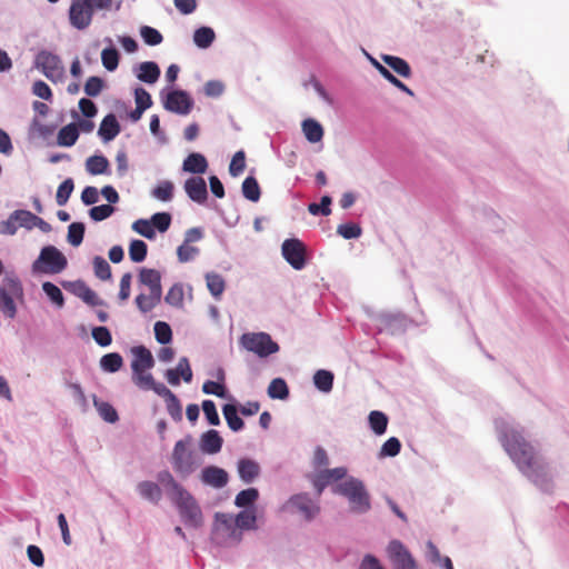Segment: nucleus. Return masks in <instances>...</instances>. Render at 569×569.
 <instances>
[{"mask_svg":"<svg viewBox=\"0 0 569 569\" xmlns=\"http://www.w3.org/2000/svg\"><path fill=\"white\" fill-rule=\"evenodd\" d=\"M498 439L519 471L539 490L551 493L553 472L546 459L527 440L525 429L511 417L495 419Z\"/></svg>","mask_w":569,"mask_h":569,"instance_id":"1","label":"nucleus"},{"mask_svg":"<svg viewBox=\"0 0 569 569\" xmlns=\"http://www.w3.org/2000/svg\"><path fill=\"white\" fill-rule=\"evenodd\" d=\"M157 480L179 509L184 525L192 528L201 527L202 512L194 497L186 490L168 470L158 472Z\"/></svg>","mask_w":569,"mask_h":569,"instance_id":"2","label":"nucleus"},{"mask_svg":"<svg viewBox=\"0 0 569 569\" xmlns=\"http://www.w3.org/2000/svg\"><path fill=\"white\" fill-rule=\"evenodd\" d=\"M333 495L341 496L348 500L349 510L355 515H365L371 509V496L365 482L353 476L331 487Z\"/></svg>","mask_w":569,"mask_h":569,"instance_id":"3","label":"nucleus"},{"mask_svg":"<svg viewBox=\"0 0 569 569\" xmlns=\"http://www.w3.org/2000/svg\"><path fill=\"white\" fill-rule=\"evenodd\" d=\"M281 510L300 516L306 522L313 521L321 512L318 499H313L309 492H299L290 496L282 505Z\"/></svg>","mask_w":569,"mask_h":569,"instance_id":"4","label":"nucleus"},{"mask_svg":"<svg viewBox=\"0 0 569 569\" xmlns=\"http://www.w3.org/2000/svg\"><path fill=\"white\" fill-rule=\"evenodd\" d=\"M68 267L66 256L54 246H44L32 263L34 273L57 274Z\"/></svg>","mask_w":569,"mask_h":569,"instance_id":"5","label":"nucleus"},{"mask_svg":"<svg viewBox=\"0 0 569 569\" xmlns=\"http://www.w3.org/2000/svg\"><path fill=\"white\" fill-rule=\"evenodd\" d=\"M191 442L192 436L187 435L183 439L176 442L172 451L173 469L182 478L189 477L198 468L196 455L189 450Z\"/></svg>","mask_w":569,"mask_h":569,"instance_id":"6","label":"nucleus"},{"mask_svg":"<svg viewBox=\"0 0 569 569\" xmlns=\"http://www.w3.org/2000/svg\"><path fill=\"white\" fill-rule=\"evenodd\" d=\"M23 288L20 279L13 272H7L3 286H0V309L8 318H14L17 307L13 297H21Z\"/></svg>","mask_w":569,"mask_h":569,"instance_id":"7","label":"nucleus"},{"mask_svg":"<svg viewBox=\"0 0 569 569\" xmlns=\"http://www.w3.org/2000/svg\"><path fill=\"white\" fill-rule=\"evenodd\" d=\"M240 345L250 352L260 358H267L279 351V345L272 340L267 332H248L239 339Z\"/></svg>","mask_w":569,"mask_h":569,"instance_id":"8","label":"nucleus"},{"mask_svg":"<svg viewBox=\"0 0 569 569\" xmlns=\"http://www.w3.org/2000/svg\"><path fill=\"white\" fill-rule=\"evenodd\" d=\"M160 99L163 108L180 116H187L191 112L194 106V100L189 92L182 89L163 88L160 91Z\"/></svg>","mask_w":569,"mask_h":569,"instance_id":"9","label":"nucleus"},{"mask_svg":"<svg viewBox=\"0 0 569 569\" xmlns=\"http://www.w3.org/2000/svg\"><path fill=\"white\" fill-rule=\"evenodd\" d=\"M378 332H387L391 336L402 335L413 320L403 312H381L377 316Z\"/></svg>","mask_w":569,"mask_h":569,"instance_id":"10","label":"nucleus"},{"mask_svg":"<svg viewBox=\"0 0 569 569\" xmlns=\"http://www.w3.org/2000/svg\"><path fill=\"white\" fill-rule=\"evenodd\" d=\"M281 253L296 270H302L307 264V247L298 238L286 239L281 246Z\"/></svg>","mask_w":569,"mask_h":569,"instance_id":"11","label":"nucleus"},{"mask_svg":"<svg viewBox=\"0 0 569 569\" xmlns=\"http://www.w3.org/2000/svg\"><path fill=\"white\" fill-rule=\"evenodd\" d=\"M387 556L393 569H417V562L409 549L397 539L387 547Z\"/></svg>","mask_w":569,"mask_h":569,"instance_id":"12","label":"nucleus"},{"mask_svg":"<svg viewBox=\"0 0 569 569\" xmlns=\"http://www.w3.org/2000/svg\"><path fill=\"white\" fill-rule=\"evenodd\" d=\"M33 67L40 70L44 77L54 80L62 71L61 59L58 54L48 50H40L33 61Z\"/></svg>","mask_w":569,"mask_h":569,"instance_id":"13","label":"nucleus"},{"mask_svg":"<svg viewBox=\"0 0 569 569\" xmlns=\"http://www.w3.org/2000/svg\"><path fill=\"white\" fill-rule=\"evenodd\" d=\"M93 14L87 0H72L69 8V21L73 28L87 29L91 24Z\"/></svg>","mask_w":569,"mask_h":569,"instance_id":"14","label":"nucleus"},{"mask_svg":"<svg viewBox=\"0 0 569 569\" xmlns=\"http://www.w3.org/2000/svg\"><path fill=\"white\" fill-rule=\"evenodd\" d=\"M187 196L194 202L203 204L208 199L206 180L202 177L188 178L183 183Z\"/></svg>","mask_w":569,"mask_h":569,"instance_id":"15","label":"nucleus"},{"mask_svg":"<svg viewBox=\"0 0 569 569\" xmlns=\"http://www.w3.org/2000/svg\"><path fill=\"white\" fill-rule=\"evenodd\" d=\"M134 359L131 362L133 373H141L154 366V359L149 349L144 346H137L131 349Z\"/></svg>","mask_w":569,"mask_h":569,"instance_id":"16","label":"nucleus"},{"mask_svg":"<svg viewBox=\"0 0 569 569\" xmlns=\"http://www.w3.org/2000/svg\"><path fill=\"white\" fill-rule=\"evenodd\" d=\"M201 481L204 485L220 489L227 486L229 481V475L224 469L220 467L208 466L204 467L201 471Z\"/></svg>","mask_w":569,"mask_h":569,"instance_id":"17","label":"nucleus"},{"mask_svg":"<svg viewBox=\"0 0 569 569\" xmlns=\"http://www.w3.org/2000/svg\"><path fill=\"white\" fill-rule=\"evenodd\" d=\"M134 76L142 82L153 84L158 81L161 70L157 62L144 61L133 66Z\"/></svg>","mask_w":569,"mask_h":569,"instance_id":"18","label":"nucleus"},{"mask_svg":"<svg viewBox=\"0 0 569 569\" xmlns=\"http://www.w3.org/2000/svg\"><path fill=\"white\" fill-rule=\"evenodd\" d=\"M222 445H223V439L220 436V433L214 429H210V430L203 432L200 437L199 447L203 453H208V455L218 453L221 450Z\"/></svg>","mask_w":569,"mask_h":569,"instance_id":"19","label":"nucleus"},{"mask_svg":"<svg viewBox=\"0 0 569 569\" xmlns=\"http://www.w3.org/2000/svg\"><path fill=\"white\" fill-rule=\"evenodd\" d=\"M121 131L120 123L117 120L116 114L108 113L101 121L98 136L104 141L109 142L113 140Z\"/></svg>","mask_w":569,"mask_h":569,"instance_id":"20","label":"nucleus"},{"mask_svg":"<svg viewBox=\"0 0 569 569\" xmlns=\"http://www.w3.org/2000/svg\"><path fill=\"white\" fill-rule=\"evenodd\" d=\"M261 472L260 465L250 458H241L238 461V473L244 483H252Z\"/></svg>","mask_w":569,"mask_h":569,"instance_id":"21","label":"nucleus"},{"mask_svg":"<svg viewBox=\"0 0 569 569\" xmlns=\"http://www.w3.org/2000/svg\"><path fill=\"white\" fill-rule=\"evenodd\" d=\"M208 169L206 157L199 152L190 153L182 163V170L193 174H202Z\"/></svg>","mask_w":569,"mask_h":569,"instance_id":"22","label":"nucleus"},{"mask_svg":"<svg viewBox=\"0 0 569 569\" xmlns=\"http://www.w3.org/2000/svg\"><path fill=\"white\" fill-rule=\"evenodd\" d=\"M86 170L92 176L110 174V162L102 154H93L86 160Z\"/></svg>","mask_w":569,"mask_h":569,"instance_id":"23","label":"nucleus"},{"mask_svg":"<svg viewBox=\"0 0 569 569\" xmlns=\"http://www.w3.org/2000/svg\"><path fill=\"white\" fill-rule=\"evenodd\" d=\"M382 61L402 78H410L412 70L410 64L402 58L391 54H381Z\"/></svg>","mask_w":569,"mask_h":569,"instance_id":"24","label":"nucleus"},{"mask_svg":"<svg viewBox=\"0 0 569 569\" xmlns=\"http://www.w3.org/2000/svg\"><path fill=\"white\" fill-rule=\"evenodd\" d=\"M137 490L143 499L154 505H157L162 498V491L159 485L152 481L146 480L139 482L137 485Z\"/></svg>","mask_w":569,"mask_h":569,"instance_id":"25","label":"nucleus"},{"mask_svg":"<svg viewBox=\"0 0 569 569\" xmlns=\"http://www.w3.org/2000/svg\"><path fill=\"white\" fill-rule=\"evenodd\" d=\"M259 490L257 488L250 487L241 490L234 498V505L238 508L244 509H257L256 502L259 499Z\"/></svg>","mask_w":569,"mask_h":569,"instance_id":"26","label":"nucleus"},{"mask_svg":"<svg viewBox=\"0 0 569 569\" xmlns=\"http://www.w3.org/2000/svg\"><path fill=\"white\" fill-rule=\"evenodd\" d=\"M238 406L234 403H226L222 407V413L228 423V427L234 432L241 431L244 428V421L238 415Z\"/></svg>","mask_w":569,"mask_h":569,"instance_id":"27","label":"nucleus"},{"mask_svg":"<svg viewBox=\"0 0 569 569\" xmlns=\"http://www.w3.org/2000/svg\"><path fill=\"white\" fill-rule=\"evenodd\" d=\"M257 509L241 510L234 517V527L240 530H256L257 527Z\"/></svg>","mask_w":569,"mask_h":569,"instance_id":"28","label":"nucleus"},{"mask_svg":"<svg viewBox=\"0 0 569 569\" xmlns=\"http://www.w3.org/2000/svg\"><path fill=\"white\" fill-rule=\"evenodd\" d=\"M302 132L306 139L311 143L320 142L323 138V128L315 119H306L302 121Z\"/></svg>","mask_w":569,"mask_h":569,"instance_id":"29","label":"nucleus"},{"mask_svg":"<svg viewBox=\"0 0 569 569\" xmlns=\"http://www.w3.org/2000/svg\"><path fill=\"white\" fill-rule=\"evenodd\" d=\"M79 138V129L74 122H71L60 129L57 137V143L61 147H72Z\"/></svg>","mask_w":569,"mask_h":569,"instance_id":"30","label":"nucleus"},{"mask_svg":"<svg viewBox=\"0 0 569 569\" xmlns=\"http://www.w3.org/2000/svg\"><path fill=\"white\" fill-rule=\"evenodd\" d=\"M104 41L108 42L110 47L102 50L101 61L108 71H114L119 66L120 53L118 49L112 46V40L110 38H106Z\"/></svg>","mask_w":569,"mask_h":569,"instance_id":"31","label":"nucleus"},{"mask_svg":"<svg viewBox=\"0 0 569 569\" xmlns=\"http://www.w3.org/2000/svg\"><path fill=\"white\" fill-rule=\"evenodd\" d=\"M207 288L216 300H219L226 289V281L223 277L217 272H207L206 276Z\"/></svg>","mask_w":569,"mask_h":569,"instance_id":"32","label":"nucleus"},{"mask_svg":"<svg viewBox=\"0 0 569 569\" xmlns=\"http://www.w3.org/2000/svg\"><path fill=\"white\" fill-rule=\"evenodd\" d=\"M138 280L140 284L148 287L149 290L162 287L161 273L156 269L141 268L139 270Z\"/></svg>","mask_w":569,"mask_h":569,"instance_id":"33","label":"nucleus"},{"mask_svg":"<svg viewBox=\"0 0 569 569\" xmlns=\"http://www.w3.org/2000/svg\"><path fill=\"white\" fill-rule=\"evenodd\" d=\"M333 379L335 376L331 371L319 369L313 375V385L319 391L329 393L333 387Z\"/></svg>","mask_w":569,"mask_h":569,"instance_id":"34","label":"nucleus"},{"mask_svg":"<svg viewBox=\"0 0 569 569\" xmlns=\"http://www.w3.org/2000/svg\"><path fill=\"white\" fill-rule=\"evenodd\" d=\"M368 422L370 429L377 435L381 436L387 431L388 427V416L379 410H373L368 416Z\"/></svg>","mask_w":569,"mask_h":569,"instance_id":"35","label":"nucleus"},{"mask_svg":"<svg viewBox=\"0 0 569 569\" xmlns=\"http://www.w3.org/2000/svg\"><path fill=\"white\" fill-rule=\"evenodd\" d=\"M242 196L252 202H258L261 197V189L257 179L252 176L247 177L241 186Z\"/></svg>","mask_w":569,"mask_h":569,"instance_id":"36","label":"nucleus"},{"mask_svg":"<svg viewBox=\"0 0 569 569\" xmlns=\"http://www.w3.org/2000/svg\"><path fill=\"white\" fill-rule=\"evenodd\" d=\"M216 39L214 30L210 27H200L193 33V41L200 49L209 48Z\"/></svg>","mask_w":569,"mask_h":569,"instance_id":"37","label":"nucleus"},{"mask_svg":"<svg viewBox=\"0 0 569 569\" xmlns=\"http://www.w3.org/2000/svg\"><path fill=\"white\" fill-rule=\"evenodd\" d=\"M123 366V358L118 352H110L101 357L100 367L104 372L114 373Z\"/></svg>","mask_w":569,"mask_h":569,"instance_id":"38","label":"nucleus"},{"mask_svg":"<svg viewBox=\"0 0 569 569\" xmlns=\"http://www.w3.org/2000/svg\"><path fill=\"white\" fill-rule=\"evenodd\" d=\"M268 396L271 399H279V400H286L289 398V387L284 379L282 378H274L271 380L269 387H268Z\"/></svg>","mask_w":569,"mask_h":569,"instance_id":"39","label":"nucleus"},{"mask_svg":"<svg viewBox=\"0 0 569 569\" xmlns=\"http://www.w3.org/2000/svg\"><path fill=\"white\" fill-rule=\"evenodd\" d=\"M93 405L104 421L114 423L119 420L117 410L109 402L101 401L96 396H93Z\"/></svg>","mask_w":569,"mask_h":569,"instance_id":"40","label":"nucleus"},{"mask_svg":"<svg viewBox=\"0 0 569 569\" xmlns=\"http://www.w3.org/2000/svg\"><path fill=\"white\" fill-rule=\"evenodd\" d=\"M86 224L83 222H72L68 227L67 240L73 247H79L84 237Z\"/></svg>","mask_w":569,"mask_h":569,"instance_id":"41","label":"nucleus"},{"mask_svg":"<svg viewBox=\"0 0 569 569\" xmlns=\"http://www.w3.org/2000/svg\"><path fill=\"white\" fill-rule=\"evenodd\" d=\"M174 184L169 180H163L151 191V196L161 201H170L173 198Z\"/></svg>","mask_w":569,"mask_h":569,"instance_id":"42","label":"nucleus"},{"mask_svg":"<svg viewBox=\"0 0 569 569\" xmlns=\"http://www.w3.org/2000/svg\"><path fill=\"white\" fill-rule=\"evenodd\" d=\"M148 253V246L140 239H133L129 244V257L133 262H142Z\"/></svg>","mask_w":569,"mask_h":569,"instance_id":"43","label":"nucleus"},{"mask_svg":"<svg viewBox=\"0 0 569 569\" xmlns=\"http://www.w3.org/2000/svg\"><path fill=\"white\" fill-rule=\"evenodd\" d=\"M42 290L49 300L54 303L58 308H62L64 306V297L61 289L50 281H46L42 283Z\"/></svg>","mask_w":569,"mask_h":569,"instance_id":"44","label":"nucleus"},{"mask_svg":"<svg viewBox=\"0 0 569 569\" xmlns=\"http://www.w3.org/2000/svg\"><path fill=\"white\" fill-rule=\"evenodd\" d=\"M94 276L102 280H110L112 277L111 267L107 260L101 256H96L92 260Z\"/></svg>","mask_w":569,"mask_h":569,"instance_id":"45","label":"nucleus"},{"mask_svg":"<svg viewBox=\"0 0 569 569\" xmlns=\"http://www.w3.org/2000/svg\"><path fill=\"white\" fill-rule=\"evenodd\" d=\"M149 220L154 231L163 233L170 228L172 217L169 212H156Z\"/></svg>","mask_w":569,"mask_h":569,"instance_id":"46","label":"nucleus"},{"mask_svg":"<svg viewBox=\"0 0 569 569\" xmlns=\"http://www.w3.org/2000/svg\"><path fill=\"white\" fill-rule=\"evenodd\" d=\"M74 189V182L72 178H67L57 190L56 201L58 206H64Z\"/></svg>","mask_w":569,"mask_h":569,"instance_id":"47","label":"nucleus"},{"mask_svg":"<svg viewBox=\"0 0 569 569\" xmlns=\"http://www.w3.org/2000/svg\"><path fill=\"white\" fill-rule=\"evenodd\" d=\"M164 301L176 308L183 306V288L181 283H174L164 297Z\"/></svg>","mask_w":569,"mask_h":569,"instance_id":"48","label":"nucleus"},{"mask_svg":"<svg viewBox=\"0 0 569 569\" xmlns=\"http://www.w3.org/2000/svg\"><path fill=\"white\" fill-rule=\"evenodd\" d=\"M332 199L330 196H322L319 203L312 202L308 206V211L312 216H329L331 213Z\"/></svg>","mask_w":569,"mask_h":569,"instance_id":"49","label":"nucleus"},{"mask_svg":"<svg viewBox=\"0 0 569 569\" xmlns=\"http://www.w3.org/2000/svg\"><path fill=\"white\" fill-rule=\"evenodd\" d=\"M154 337L156 340L161 345H168L172 340L171 327L164 321H157L154 323Z\"/></svg>","mask_w":569,"mask_h":569,"instance_id":"50","label":"nucleus"},{"mask_svg":"<svg viewBox=\"0 0 569 569\" xmlns=\"http://www.w3.org/2000/svg\"><path fill=\"white\" fill-rule=\"evenodd\" d=\"M106 88V82L102 78L91 76L84 83V92L89 97H98L101 91Z\"/></svg>","mask_w":569,"mask_h":569,"instance_id":"51","label":"nucleus"},{"mask_svg":"<svg viewBox=\"0 0 569 569\" xmlns=\"http://www.w3.org/2000/svg\"><path fill=\"white\" fill-rule=\"evenodd\" d=\"M140 36L148 46H158L163 41V37L160 31L149 26L140 28Z\"/></svg>","mask_w":569,"mask_h":569,"instance_id":"52","label":"nucleus"},{"mask_svg":"<svg viewBox=\"0 0 569 569\" xmlns=\"http://www.w3.org/2000/svg\"><path fill=\"white\" fill-rule=\"evenodd\" d=\"M114 211L116 208L111 204H100L92 207L88 213L91 220L100 222L111 217L114 213Z\"/></svg>","mask_w":569,"mask_h":569,"instance_id":"53","label":"nucleus"},{"mask_svg":"<svg viewBox=\"0 0 569 569\" xmlns=\"http://www.w3.org/2000/svg\"><path fill=\"white\" fill-rule=\"evenodd\" d=\"M337 233L347 240L357 239L362 234V229L358 223L347 222L338 226Z\"/></svg>","mask_w":569,"mask_h":569,"instance_id":"54","label":"nucleus"},{"mask_svg":"<svg viewBox=\"0 0 569 569\" xmlns=\"http://www.w3.org/2000/svg\"><path fill=\"white\" fill-rule=\"evenodd\" d=\"M13 218L18 219V227L31 230L34 227L37 216L31 211L18 209L13 211Z\"/></svg>","mask_w":569,"mask_h":569,"instance_id":"55","label":"nucleus"},{"mask_svg":"<svg viewBox=\"0 0 569 569\" xmlns=\"http://www.w3.org/2000/svg\"><path fill=\"white\" fill-rule=\"evenodd\" d=\"M202 391L203 393H207V395H214L219 398H231V396H229L228 393V390L226 388V386L223 383H220V382H216V381H212V380H207L203 385H202Z\"/></svg>","mask_w":569,"mask_h":569,"instance_id":"56","label":"nucleus"},{"mask_svg":"<svg viewBox=\"0 0 569 569\" xmlns=\"http://www.w3.org/2000/svg\"><path fill=\"white\" fill-rule=\"evenodd\" d=\"M132 230L149 240H154L156 236H157L153 227L151 226L150 220H147V219L136 220L132 223Z\"/></svg>","mask_w":569,"mask_h":569,"instance_id":"57","label":"nucleus"},{"mask_svg":"<svg viewBox=\"0 0 569 569\" xmlns=\"http://www.w3.org/2000/svg\"><path fill=\"white\" fill-rule=\"evenodd\" d=\"M166 407L167 411L170 415V417L176 421L179 422L182 420V406L179 400V398L173 393L170 396V398L166 399Z\"/></svg>","mask_w":569,"mask_h":569,"instance_id":"58","label":"nucleus"},{"mask_svg":"<svg viewBox=\"0 0 569 569\" xmlns=\"http://www.w3.org/2000/svg\"><path fill=\"white\" fill-rule=\"evenodd\" d=\"M61 286L63 289H66L68 292L74 295L76 297L83 299L87 290L89 289L88 284L81 280H74V281H62Z\"/></svg>","mask_w":569,"mask_h":569,"instance_id":"59","label":"nucleus"},{"mask_svg":"<svg viewBox=\"0 0 569 569\" xmlns=\"http://www.w3.org/2000/svg\"><path fill=\"white\" fill-rule=\"evenodd\" d=\"M202 411L209 425L219 426L220 417L216 408V403L212 400H203L201 405Z\"/></svg>","mask_w":569,"mask_h":569,"instance_id":"60","label":"nucleus"},{"mask_svg":"<svg viewBox=\"0 0 569 569\" xmlns=\"http://www.w3.org/2000/svg\"><path fill=\"white\" fill-rule=\"evenodd\" d=\"M401 450V442L398 438H389L381 447L379 451L380 458L396 457Z\"/></svg>","mask_w":569,"mask_h":569,"instance_id":"61","label":"nucleus"},{"mask_svg":"<svg viewBox=\"0 0 569 569\" xmlns=\"http://www.w3.org/2000/svg\"><path fill=\"white\" fill-rule=\"evenodd\" d=\"M92 338L100 347H108L112 342V336L107 327H94L91 331Z\"/></svg>","mask_w":569,"mask_h":569,"instance_id":"62","label":"nucleus"},{"mask_svg":"<svg viewBox=\"0 0 569 569\" xmlns=\"http://www.w3.org/2000/svg\"><path fill=\"white\" fill-rule=\"evenodd\" d=\"M246 168V154L244 151L239 150L234 153L230 164L229 173L232 177H238Z\"/></svg>","mask_w":569,"mask_h":569,"instance_id":"63","label":"nucleus"},{"mask_svg":"<svg viewBox=\"0 0 569 569\" xmlns=\"http://www.w3.org/2000/svg\"><path fill=\"white\" fill-rule=\"evenodd\" d=\"M199 252H200L199 248L192 247V246L183 242L177 249L178 260L180 262H189V261L193 260L199 254Z\"/></svg>","mask_w":569,"mask_h":569,"instance_id":"64","label":"nucleus"}]
</instances>
